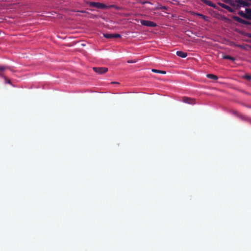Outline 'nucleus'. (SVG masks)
I'll list each match as a JSON object with an SVG mask.
<instances>
[{
	"label": "nucleus",
	"instance_id": "nucleus-28",
	"mask_svg": "<svg viewBox=\"0 0 251 251\" xmlns=\"http://www.w3.org/2000/svg\"><path fill=\"white\" fill-rule=\"evenodd\" d=\"M238 47H240V48H241V45H238Z\"/></svg>",
	"mask_w": 251,
	"mask_h": 251
},
{
	"label": "nucleus",
	"instance_id": "nucleus-8",
	"mask_svg": "<svg viewBox=\"0 0 251 251\" xmlns=\"http://www.w3.org/2000/svg\"><path fill=\"white\" fill-rule=\"evenodd\" d=\"M217 4L219 6L222 7V8H225L226 10H227L229 12L233 13L235 12V11L234 9H233V8L231 7L230 6H228V5L224 3H222L221 2H218L217 3Z\"/></svg>",
	"mask_w": 251,
	"mask_h": 251
},
{
	"label": "nucleus",
	"instance_id": "nucleus-24",
	"mask_svg": "<svg viewBox=\"0 0 251 251\" xmlns=\"http://www.w3.org/2000/svg\"><path fill=\"white\" fill-rule=\"evenodd\" d=\"M79 12H81V13H86V12L85 11H83V10H81V11H79Z\"/></svg>",
	"mask_w": 251,
	"mask_h": 251
},
{
	"label": "nucleus",
	"instance_id": "nucleus-17",
	"mask_svg": "<svg viewBox=\"0 0 251 251\" xmlns=\"http://www.w3.org/2000/svg\"><path fill=\"white\" fill-rule=\"evenodd\" d=\"M197 15H198V16H200L203 19H204V20H206L207 19V17L202 14H201V13H197L196 14Z\"/></svg>",
	"mask_w": 251,
	"mask_h": 251
},
{
	"label": "nucleus",
	"instance_id": "nucleus-5",
	"mask_svg": "<svg viewBox=\"0 0 251 251\" xmlns=\"http://www.w3.org/2000/svg\"><path fill=\"white\" fill-rule=\"evenodd\" d=\"M140 23L142 25H143L144 26H148V27H154L157 26V24L151 21L141 20L140 21Z\"/></svg>",
	"mask_w": 251,
	"mask_h": 251
},
{
	"label": "nucleus",
	"instance_id": "nucleus-19",
	"mask_svg": "<svg viewBox=\"0 0 251 251\" xmlns=\"http://www.w3.org/2000/svg\"><path fill=\"white\" fill-rule=\"evenodd\" d=\"M141 3L142 4H147V3L150 4L151 5L152 4V3H151V2H150L149 1H141Z\"/></svg>",
	"mask_w": 251,
	"mask_h": 251
},
{
	"label": "nucleus",
	"instance_id": "nucleus-2",
	"mask_svg": "<svg viewBox=\"0 0 251 251\" xmlns=\"http://www.w3.org/2000/svg\"><path fill=\"white\" fill-rule=\"evenodd\" d=\"M238 14L241 17L251 21V9L246 8L245 12L240 10L238 12Z\"/></svg>",
	"mask_w": 251,
	"mask_h": 251
},
{
	"label": "nucleus",
	"instance_id": "nucleus-18",
	"mask_svg": "<svg viewBox=\"0 0 251 251\" xmlns=\"http://www.w3.org/2000/svg\"><path fill=\"white\" fill-rule=\"evenodd\" d=\"M121 35L119 34H113V38H121Z\"/></svg>",
	"mask_w": 251,
	"mask_h": 251
},
{
	"label": "nucleus",
	"instance_id": "nucleus-7",
	"mask_svg": "<svg viewBox=\"0 0 251 251\" xmlns=\"http://www.w3.org/2000/svg\"><path fill=\"white\" fill-rule=\"evenodd\" d=\"M201 1L204 4L210 6L216 10H218L220 11H222V10L220 9V8L216 5L215 3H213L211 1L208 0H201Z\"/></svg>",
	"mask_w": 251,
	"mask_h": 251
},
{
	"label": "nucleus",
	"instance_id": "nucleus-11",
	"mask_svg": "<svg viewBox=\"0 0 251 251\" xmlns=\"http://www.w3.org/2000/svg\"><path fill=\"white\" fill-rule=\"evenodd\" d=\"M236 0H232V2H231V3L229 4V5L230 6L234 7L233 9H234L235 10L236 9L238 10V9H240V7H237L238 3H236Z\"/></svg>",
	"mask_w": 251,
	"mask_h": 251
},
{
	"label": "nucleus",
	"instance_id": "nucleus-21",
	"mask_svg": "<svg viewBox=\"0 0 251 251\" xmlns=\"http://www.w3.org/2000/svg\"><path fill=\"white\" fill-rule=\"evenodd\" d=\"M244 78H246L248 80H251V76L249 75H245L244 76Z\"/></svg>",
	"mask_w": 251,
	"mask_h": 251
},
{
	"label": "nucleus",
	"instance_id": "nucleus-4",
	"mask_svg": "<svg viewBox=\"0 0 251 251\" xmlns=\"http://www.w3.org/2000/svg\"><path fill=\"white\" fill-rule=\"evenodd\" d=\"M236 3H238L237 7H246L248 8L249 7H251V2H248L245 0H237Z\"/></svg>",
	"mask_w": 251,
	"mask_h": 251
},
{
	"label": "nucleus",
	"instance_id": "nucleus-10",
	"mask_svg": "<svg viewBox=\"0 0 251 251\" xmlns=\"http://www.w3.org/2000/svg\"><path fill=\"white\" fill-rule=\"evenodd\" d=\"M176 54L181 58H185L187 56V53L181 50H178L176 52Z\"/></svg>",
	"mask_w": 251,
	"mask_h": 251
},
{
	"label": "nucleus",
	"instance_id": "nucleus-6",
	"mask_svg": "<svg viewBox=\"0 0 251 251\" xmlns=\"http://www.w3.org/2000/svg\"><path fill=\"white\" fill-rule=\"evenodd\" d=\"M93 70L97 74L102 75L108 71L106 67H93Z\"/></svg>",
	"mask_w": 251,
	"mask_h": 251
},
{
	"label": "nucleus",
	"instance_id": "nucleus-26",
	"mask_svg": "<svg viewBox=\"0 0 251 251\" xmlns=\"http://www.w3.org/2000/svg\"><path fill=\"white\" fill-rule=\"evenodd\" d=\"M128 63H133V61H128Z\"/></svg>",
	"mask_w": 251,
	"mask_h": 251
},
{
	"label": "nucleus",
	"instance_id": "nucleus-14",
	"mask_svg": "<svg viewBox=\"0 0 251 251\" xmlns=\"http://www.w3.org/2000/svg\"><path fill=\"white\" fill-rule=\"evenodd\" d=\"M207 77L208 78H210V79H213V80H217L218 79V76H216V75H214L213 74H207Z\"/></svg>",
	"mask_w": 251,
	"mask_h": 251
},
{
	"label": "nucleus",
	"instance_id": "nucleus-16",
	"mask_svg": "<svg viewBox=\"0 0 251 251\" xmlns=\"http://www.w3.org/2000/svg\"><path fill=\"white\" fill-rule=\"evenodd\" d=\"M103 35L105 38L107 39L113 38V34L106 33H104Z\"/></svg>",
	"mask_w": 251,
	"mask_h": 251
},
{
	"label": "nucleus",
	"instance_id": "nucleus-30",
	"mask_svg": "<svg viewBox=\"0 0 251 251\" xmlns=\"http://www.w3.org/2000/svg\"><path fill=\"white\" fill-rule=\"evenodd\" d=\"M250 123H251V120H250Z\"/></svg>",
	"mask_w": 251,
	"mask_h": 251
},
{
	"label": "nucleus",
	"instance_id": "nucleus-22",
	"mask_svg": "<svg viewBox=\"0 0 251 251\" xmlns=\"http://www.w3.org/2000/svg\"><path fill=\"white\" fill-rule=\"evenodd\" d=\"M245 35L249 38H251V33H246L245 34Z\"/></svg>",
	"mask_w": 251,
	"mask_h": 251
},
{
	"label": "nucleus",
	"instance_id": "nucleus-15",
	"mask_svg": "<svg viewBox=\"0 0 251 251\" xmlns=\"http://www.w3.org/2000/svg\"><path fill=\"white\" fill-rule=\"evenodd\" d=\"M152 72L156 73H159L161 74H166V72L164 71H161L156 69H152Z\"/></svg>",
	"mask_w": 251,
	"mask_h": 251
},
{
	"label": "nucleus",
	"instance_id": "nucleus-13",
	"mask_svg": "<svg viewBox=\"0 0 251 251\" xmlns=\"http://www.w3.org/2000/svg\"><path fill=\"white\" fill-rule=\"evenodd\" d=\"M223 57L224 59L230 60L232 61H234L235 60V58L234 57L228 55H224Z\"/></svg>",
	"mask_w": 251,
	"mask_h": 251
},
{
	"label": "nucleus",
	"instance_id": "nucleus-29",
	"mask_svg": "<svg viewBox=\"0 0 251 251\" xmlns=\"http://www.w3.org/2000/svg\"><path fill=\"white\" fill-rule=\"evenodd\" d=\"M224 19H227L226 17H224Z\"/></svg>",
	"mask_w": 251,
	"mask_h": 251
},
{
	"label": "nucleus",
	"instance_id": "nucleus-27",
	"mask_svg": "<svg viewBox=\"0 0 251 251\" xmlns=\"http://www.w3.org/2000/svg\"><path fill=\"white\" fill-rule=\"evenodd\" d=\"M246 1H248V2H249V1H251V0H245Z\"/></svg>",
	"mask_w": 251,
	"mask_h": 251
},
{
	"label": "nucleus",
	"instance_id": "nucleus-9",
	"mask_svg": "<svg viewBox=\"0 0 251 251\" xmlns=\"http://www.w3.org/2000/svg\"><path fill=\"white\" fill-rule=\"evenodd\" d=\"M183 101L185 103H188V104H195L194 100L191 98H188V97L183 98Z\"/></svg>",
	"mask_w": 251,
	"mask_h": 251
},
{
	"label": "nucleus",
	"instance_id": "nucleus-1",
	"mask_svg": "<svg viewBox=\"0 0 251 251\" xmlns=\"http://www.w3.org/2000/svg\"><path fill=\"white\" fill-rule=\"evenodd\" d=\"M85 3L91 7L98 9H104L108 8V6L105 4L99 2L86 1Z\"/></svg>",
	"mask_w": 251,
	"mask_h": 251
},
{
	"label": "nucleus",
	"instance_id": "nucleus-12",
	"mask_svg": "<svg viewBox=\"0 0 251 251\" xmlns=\"http://www.w3.org/2000/svg\"><path fill=\"white\" fill-rule=\"evenodd\" d=\"M9 67L8 66H0V72H2L4 71H5L6 69H9ZM0 76L3 77L2 74L0 73Z\"/></svg>",
	"mask_w": 251,
	"mask_h": 251
},
{
	"label": "nucleus",
	"instance_id": "nucleus-3",
	"mask_svg": "<svg viewBox=\"0 0 251 251\" xmlns=\"http://www.w3.org/2000/svg\"><path fill=\"white\" fill-rule=\"evenodd\" d=\"M232 19H233L237 22H238L240 24H242L245 25H251V22L247 20H244L240 17L237 16H232Z\"/></svg>",
	"mask_w": 251,
	"mask_h": 251
},
{
	"label": "nucleus",
	"instance_id": "nucleus-20",
	"mask_svg": "<svg viewBox=\"0 0 251 251\" xmlns=\"http://www.w3.org/2000/svg\"><path fill=\"white\" fill-rule=\"evenodd\" d=\"M222 1L226 3L229 4L231 2H232V0H222Z\"/></svg>",
	"mask_w": 251,
	"mask_h": 251
},
{
	"label": "nucleus",
	"instance_id": "nucleus-23",
	"mask_svg": "<svg viewBox=\"0 0 251 251\" xmlns=\"http://www.w3.org/2000/svg\"><path fill=\"white\" fill-rule=\"evenodd\" d=\"M5 80H6V82H7V83H8L9 84H10V83H11L10 80H8V81H7V79H6V78H5Z\"/></svg>",
	"mask_w": 251,
	"mask_h": 251
},
{
	"label": "nucleus",
	"instance_id": "nucleus-25",
	"mask_svg": "<svg viewBox=\"0 0 251 251\" xmlns=\"http://www.w3.org/2000/svg\"><path fill=\"white\" fill-rule=\"evenodd\" d=\"M246 107L251 108V106H250V105H249V106L246 105Z\"/></svg>",
	"mask_w": 251,
	"mask_h": 251
}]
</instances>
